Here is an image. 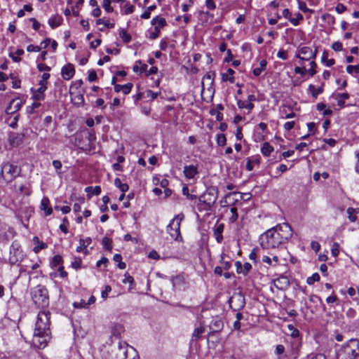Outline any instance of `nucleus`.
I'll use <instances>...</instances> for the list:
<instances>
[{
    "mask_svg": "<svg viewBox=\"0 0 359 359\" xmlns=\"http://www.w3.org/2000/svg\"><path fill=\"white\" fill-rule=\"evenodd\" d=\"M292 236V229L287 223L278 224L260 236L259 243L264 249H273L286 243Z\"/></svg>",
    "mask_w": 359,
    "mask_h": 359,
    "instance_id": "obj_1",
    "label": "nucleus"
},
{
    "mask_svg": "<svg viewBox=\"0 0 359 359\" xmlns=\"http://www.w3.org/2000/svg\"><path fill=\"white\" fill-rule=\"evenodd\" d=\"M50 313L48 311H41L38 313L32 340L39 348L46 347L50 339Z\"/></svg>",
    "mask_w": 359,
    "mask_h": 359,
    "instance_id": "obj_2",
    "label": "nucleus"
},
{
    "mask_svg": "<svg viewBox=\"0 0 359 359\" xmlns=\"http://www.w3.org/2000/svg\"><path fill=\"white\" fill-rule=\"evenodd\" d=\"M359 355V339H351L337 351V359H355Z\"/></svg>",
    "mask_w": 359,
    "mask_h": 359,
    "instance_id": "obj_3",
    "label": "nucleus"
},
{
    "mask_svg": "<svg viewBox=\"0 0 359 359\" xmlns=\"http://www.w3.org/2000/svg\"><path fill=\"white\" fill-rule=\"evenodd\" d=\"M128 355H130L132 359H138L137 353L133 347L129 346L125 342H119L117 347L108 353L107 359H127Z\"/></svg>",
    "mask_w": 359,
    "mask_h": 359,
    "instance_id": "obj_4",
    "label": "nucleus"
},
{
    "mask_svg": "<svg viewBox=\"0 0 359 359\" xmlns=\"http://www.w3.org/2000/svg\"><path fill=\"white\" fill-rule=\"evenodd\" d=\"M31 294L33 302L38 307L43 308L48 305V290L44 286H36L32 289Z\"/></svg>",
    "mask_w": 359,
    "mask_h": 359,
    "instance_id": "obj_5",
    "label": "nucleus"
},
{
    "mask_svg": "<svg viewBox=\"0 0 359 359\" xmlns=\"http://www.w3.org/2000/svg\"><path fill=\"white\" fill-rule=\"evenodd\" d=\"M217 196L215 191H208L201 195L198 198V209L202 210H210L212 206L215 203Z\"/></svg>",
    "mask_w": 359,
    "mask_h": 359,
    "instance_id": "obj_6",
    "label": "nucleus"
},
{
    "mask_svg": "<svg viewBox=\"0 0 359 359\" xmlns=\"http://www.w3.org/2000/svg\"><path fill=\"white\" fill-rule=\"evenodd\" d=\"M183 219L184 215L182 213L175 215L167 226V232L175 241H182V237L180 233V223Z\"/></svg>",
    "mask_w": 359,
    "mask_h": 359,
    "instance_id": "obj_7",
    "label": "nucleus"
},
{
    "mask_svg": "<svg viewBox=\"0 0 359 359\" xmlns=\"http://www.w3.org/2000/svg\"><path fill=\"white\" fill-rule=\"evenodd\" d=\"M1 173L6 182H11L18 175L19 170L16 165L6 163L2 166Z\"/></svg>",
    "mask_w": 359,
    "mask_h": 359,
    "instance_id": "obj_8",
    "label": "nucleus"
},
{
    "mask_svg": "<svg viewBox=\"0 0 359 359\" xmlns=\"http://www.w3.org/2000/svg\"><path fill=\"white\" fill-rule=\"evenodd\" d=\"M151 24L154 26V28L149 32V38L154 40L158 37L161 29L166 25L167 22L165 18L156 16L151 20Z\"/></svg>",
    "mask_w": 359,
    "mask_h": 359,
    "instance_id": "obj_9",
    "label": "nucleus"
},
{
    "mask_svg": "<svg viewBox=\"0 0 359 359\" xmlns=\"http://www.w3.org/2000/svg\"><path fill=\"white\" fill-rule=\"evenodd\" d=\"M317 49L313 50L310 47L303 46L297 49L296 52V57L300 60L309 61L311 59L314 60L316 57Z\"/></svg>",
    "mask_w": 359,
    "mask_h": 359,
    "instance_id": "obj_10",
    "label": "nucleus"
},
{
    "mask_svg": "<svg viewBox=\"0 0 359 359\" xmlns=\"http://www.w3.org/2000/svg\"><path fill=\"white\" fill-rule=\"evenodd\" d=\"M15 215L17 218H18L20 221L25 219L27 221L31 217L34 212V210L32 208L27 205H22L19 209H15Z\"/></svg>",
    "mask_w": 359,
    "mask_h": 359,
    "instance_id": "obj_11",
    "label": "nucleus"
},
{
    "mask_svg": "<svg viewBox=\"0 0 359 359\" xmlns=\"http://www.w3.org/2000/svg\"><path fill=\"white\" fill-rule=\"evenodd\" d=\"M229 306L233 310H241L245 306V297L241 294H236L232 296L229 300Z\"/></svg>",
    "mask_w": 359,
    "mask_h": 359,
    "instance_id": "obj_12",
    "label": "nucleus"
},
{
    "mask_svg": "<svg viewBox=\"0 0 359 359\" xmlns=\"http://www.w3.org/2000/svg\"><path fill=\"white\" fill-rule=\"evenodd\" d=\"M15 231L14 229L4 224L1 229L0 242L6 243L15 236Z\"/></svg>",
    "mask_w": 359,
    "mask_h": 359,
    "instance_id": "obj_13",
    "label": "nucleus"
},
{
    "mask_svg": "<svg viewBox=\"0 0 359 359\" xmlns=\"http://www.w3.org/2000/svg\"><path fill=\"white\" fill-rule=\"evenodd\" d=\"M10 254L11 256L9 257V261L11 264H15L22 258V255L20 250V246L18 243L13 242L12 243L10 249Z\"/></svg>",
    "mask_w": 359,
    "mask_h": 359,
    "instance_id": "obj_14",
    "label": "nucleus"
},
{
    "mask_svg": "<svg viewBox=\"0 0 359 359\" xmlns=\"http://www.w3.org/2000/svg\"><path fill=\"white\" fill-rule=\"evenodd\" d=\"M224 229V224L219 223L218 221L212 227L213 236L218 243L223 241V231Z\"/></svg>",
    "mask_w": 359,
    "mask_h": 359,
    "instance_id": "obj_15",
    "label": "nucleus"
},
{
    "mask_svg": "<svg viewBox=\"0 0 359 359\" xmlns=\"http://www.w3.org/2000/svg\"><path fill=\"white\" fill-rule=\"evenodd\" d=\"M22 106V101L19 98L13 99L6 109L7 114H13L17 112Z\"/></svg>",
    "mask_w": 359,
    "mask_h": 359,
    "instance_id": "obj_16",
    "label": "nucleus"
},
{
    "mask_svg": "<svg viewBox=\"0 0 359 359\" xmlns=\"http://www.w3.org/2000/svg\"><path fill=\"white\" fill-rule=\"evenodd\" d=\"M183 173L187 179H194L198 174V166L194 165H185Z\"/></svg>",
    "mask_w": 359,
    "mask_h": 359,
    "instance_id": "obj_17",
    "label": "nucleus"
},
{
    "mask_svg": "<svg viewBox=\"0 0 359 359\" xmlns=\"http://www.w3.org/2000/svg\"><path fill=\"white\" fill-rule=\"evenodd\" d=\"M75 74V69L72 64L64 66L61 69V75L65 80L71 79Z\"/></svg>",
    "mask_w": 359,
    "mask_h": 359,
    "instance_id": "obj_18",
    "label": "nucleus"
},
{
    "mask_svg": "<svg viewBox=\"0 0 359 359\" xmlns=\"http://www.w3.org/2000/svg\"><path fill=\"white\" fill-rule=\"evenodd\" d=\"M46 90L39 88L35 89L34 88H31L32 93V99L35 101H43L45 99V91Z\"/></svg>",
    "mask_w": 359,
    "mask_h": 359,
    "instance_id": "obj_19",
    "label": "nucleus"
},
{
    "mask_svg": "<svg viewBox=\"0 0 359 359\" xmlns=\"http://www.w3.org/2000/svg\"><path fill=\"white\" fill-rule=\"evenodd\" d=\"M235 266L236 267V272L238 273H243V275L248 274L252 269L251 264L248 262H245L244 264H242L240 261H237L235 263Z\"/></svg>",
    "mask_w": 359,
    "mask_h": 359,
    "instance_id": "obj_20",
    "label": "nucleus"
},
{
    "mask_svg": "<svg viewBox=\"0 0 359 359\" xmlns=\"http://www.w3.org/2000/svg\"><path fill=\"white\" fill-rule=\"evenodd\" d=\"M40 209L44 212L46 216L53 213V208L50 205V201L48 198L43 197L41 201Z\"/></svg>",
    "mask_w": 359,
    "mask_h": 359,
    "instance_id": "obj_21",
    "label": "nucleus"
},
{
    "mask_svg": "<svg viewBox=\"0 0 359 359\" xmlns=\"http://www.w3.org/2000/svg\"><path fill=\"white\" fill-rule=\"evenodd\" d=\"M71 100L74 105L78 107L82 106L84 104V97L81 92L76 93L70 91Z\"/></svg>",
    "mask_w": 359,
    "mask_h": 359,
    "instance_id": "obj_22",
    "label": "nucleus"
},
{
    "mask_svg": "<svg viewBox=\"0 0 359 359\" xmlns=\"http://www.w3.org/2000/svg\"><path fill=\"white\" fill-rule=\"evenodd\" d=\"M24 135L20 133H11L9 135L8 140L12 146H18L22 142Z\"/></svg>",
    "mask_w": 359,
    "mask_h": 359,
    "instance_id": "obj_23",
    "label": "nucleus"
},
{
    "mask_svg": "<svg viewBox=\"0 0 359 359\" xmlns=\"http://www.w3.org/2000/svg\"><path fill=\"white\" fill-rule=\"evenodd\" d=\"M273 283L275 287L280 290L284 289L290 285L289 279L286 276H283L275 279Z\"/></svg>",
    "mask_w": 359,
    "mask_h": 359,
    "instance_id": "obj_24",
    "label": "nucleus"
},
{
    "mask_svg": "<svg viewBox=\"0 0 359 359\" xmlns=\"http://www.w3.org/2000/svg\"><path fill=\"white\" fill-rule=\"evenodd\" d=\"M92 239L90 237H87L86 238H81L79 240V245L76 248L77 252H83L85 254H87V250H85L86 248L91 243Z\"/></svg>",
    "mask_w": 359,
    "mask_h": 359,
    "instance_id": "obj_25",
    "label": "nucleus"
},
{
    "mask_svg": "<svg viewBox=\"0 0 359 359\" xmlns=\"http://www.w3.org/2000/svg\"><path fill=\"white\" fill-rule=\"evenodd\" d=\"M62 20H63V19L61 15H55L51 16L48 19V23L52 29H55L62 24Z\"/></svg>",
    "mask_w": 359,
    "mask_h": 359,
    "instance_id": "obj_26",
    "label": "nucleus"
},
{
    "mask_svg": "<svg viewBox=\"0 0 359 359\" xmlns=\"http://www.w3.org/2000/svg\"><path fill=\"white\" fill-rule=\"evenodd\" d=\"M260 163V157L259 156H254L247 158L246 170L252 171L255 165H259Z\"/></svg>",
    "mask_w": 359,
    "mask_h": 359,
    "instance_id": "obj_27",
    "label": "nucleus"
},
{
    "mask_svg": "<svg viewBox=\"0 0 359 359\" xmlns=\"http://www.w3.org/2000/svg\"><path fill=\"white\" fill-rule=\"evenodd\" d=\"M133 88V84L128 83L125 85L116 84L114 86V90L116 93L123 92L124 95H128L130 93Z\"/></svg>",
    "mask_w": 359,
    "mask_h": 359,
    "instance_id": "obj_28",
    "label": "nucleus"
},
{
    "mask_svg": "<svg viewBox=\"0 0 359 359\" xmlns=\"http://www.w3.org/2000/svg\"><path fill=\"white\" fill-rule=\"evenodd\" d=\"M234 74V70H233L231 68H229L226 72L222 74V80L223 81H229L230 83H233L235 81V78L233 76Z\"/></svg>",
    "mask_w": 359,
    "mask_h": 359,
    "instance_id": "obj_29",
    "label": "nucleus"
},
{
    "mask_svg": "<svg viewBox=\"0 0 359 359\" xmlns=\"http://www.w3.org/2000/svg\"><path fill=\"white\" fill-rule=\"evenodd\" d=\"M147 65L146 64H143L141 60H137L135 62L133 67V70L134 72L137 74H142L143 72H147Z\"/></svg>",
    "mask_w": 359,
    "mask_h": 359,
    "instance_id": "obj_30",
    "label": "nucleus"
},
{
    "mask_svg": "<svg viewBox=\"0 0 359 359\" xmlns=\"http://www.w3.org/2000/svg\"><path fill=\"white\" fill-rule=\"evenodd\" d=\"M267 62L266 60L263 59L259 61V67H256L253 69L252 72L255 76H259L266 68Z\"/></svg>",
    "mask_w": 359,
    "mask_h": 359,
    "instance_id": "obj_31",
    "label": "nucleus"
},
{
    "mask_svg": "<svg viewBox=\"0 0 359 359\" xmlns=\"http://www.w3.org/2000/svg\"><path fill=\"white\" fill-rule=\"evenodd\" d=\"M309 92L311 94L313 98H317V97L323 92V87L316 88L313 84H310L308 88Z\"/></svg>",
    "mask_w": 359,
    "mask_h": 359,
    "instance_id": "obj_32",
    "label": "nucleus"
},
{
    "mask_svg": "<svg viewBox=\"0 0 359 359\" xmlns=\"http://www.w3.org/2000/svg\"><path fill=\"white\" fill-rule=\"evenodd\" d=\"M85 191L87 193L88 196L90 197L91 196H98L101 193V187L100 186L95 187H87L85 189Z\"/></svg>",
    "mask_w": 359,
    "mask_h": 359,
    "instance_id": "obj_33",
    "label": "nucleus"
},
{
    "mask_svg": "<svg viewBox=\"0 0 359 359\" xmlns=\"http://www.w3.org/2000/svg\"><path fill=\"white\" fill-rule=\"evenodd\" d=\"M237 105L239 109H245L249 111H252L254 108V104L248 102V100H238L237 101Z\"/></svg>",
    "mask_w": 359,
    "mask_h": 359,
    "instance_id": "obj_34",
    "label": "nucleus"
},
{
    "mask_svg": "<svg viewBox=\"0 0 359 359\" xmlns=\"http://www.w3.org/2000/svg\"><path fill=\"white\" fill-rule=\"evenodd\" d=\"M349 98V94L347 93H339L337 95L336 100L337 104L340 107H344L345 101Z\"/></svg>",
    "mask_w": 359,
    "mask_h": 359,
    "instance_id": "obj_35",
    "label": "nucleus"
},
{
    "mask_svg": "<svg viewBox=\"0 0 359 359\" xmlns=\"http://www.w3.org/2000/svg\"><path fill=\"white\" fill-rule=\"evenodd\" d=\"M348 218L351 222H355L357 220L356 215L359 213V209L348 208L346 210Z\"/></svg>",
    "mask_w": 359,
    "mask_h": 359,
    "instance_id": "obj_36",
    "label": "nucleus"
},
{
    "mask_svg": "<svg viewBox=\"0 0 359 359\" xmlns=\"http://www.w3.org/2000/svg\"><path fill=\"white\" fill-rule=\"evenodd\" d=\"M273 147L267 142H264L261 148L262 154L265 156H269L273 152Z\"/></svg>",
    "mask_w": 359,
    "mask_h": 359,
    "instance_id": "obj_37",
    "label": "nucleus"
},
{
    "mask_svg": "<svg viewBox=\"0 0 359 359\" xmlns=\"http://www.w3.org/2000/svg\"><path fill=\"white\" fill-rule=\"evenodd\" d=\"M119 36L121 38L123 42L127 43L131 41V36L128 33L127 30L124 28H121L119 29L118 32Z\"/></svg>",
    "mask_w": 359,
    "mask_h": 359,
    "instance_id": "obj_38",
    "label": "nucleus"
},
{
    "mask_svg": "<svg viewBox=\"0 0 359 359\" xmlns=\"http://www.w3.org/2000/svg\"><path fill=\"white\" fill-rule=\"evenodd\" d=\"M24 54V50L22 49H18L15 52L11 53L9 56L12 58V60L15 62H19L21 61V55Z\"/></svg>",
    "mask_w": 359,
    "mask_h": 359,
    "instance_id": "obj_39",
    "label": "nucleus"
},
{
    "mask_svg": "<svg viewBox=\"0 0 359 359\" xmlns=\"http://www.w3.org/2000/svg\"><path fill=\"white\" fill-rule=\"evenodd\" d=\"M95 23L97 25H103L104 27H107L108 29H112L115 26L114 23L111 22L109 20H105L104 18L97 19Z\"/></svg>",
    "mask_w": 359,
    "mask_h": 359,
    "instance_id": "obj_40",
    "label": "nucleus"
},
{
    "mask_svg": "<svg viewBox=\"0 0 359 359\" xmlns=\"http://www.w3.org/2000/svg\"><path fill=\"white\" fill-rule=\"evenodd\" d=\"M68 7L66 8L64 11V14L65 16L68 17L70 15H74V16H77L79 15V11L75 8H74L72 5H70L72 1H68Z\"/></svg>",
    "mask_w": 359,
    "mask_h": 359,
    "instance_id": "obj_41",
    "label": "nucleus"
},
{
    "mask_svg": "<svg viewBox=\"0 0 359 359\" xmlns=\"http://www.w3.org/2000/svg\"><path fill=\"white\" fill-rule=\"evenodd\" d=\"M321 61L323 63H325L327 67H331L334 65V59H328V53L326 51H324L322 54Z\"/></svg>",
    "mask_w": 359,
    "mask_h": 359,
    "instance_id": "obj_42",
    "label": "nucleus"
},
{
    "mask_svg": "<svg viewBox=\"0 0 359 359\" xmlns=\"http://www.w3.org/2000/svg\"><path fill=\"white\" fill-rule=\"evenodd\" d=\"M114 185L118 187L120 191L123 193L126 192L128 190V185L126 183H122L119 178H116L114 180Z\"/></svg>",
    "mask_w": 359,
    "mask_h": 359,
    "instance_id": "obj_43",
    "label": "nucleus"
},
{
    "mask_svg": "<svg viewBox=\"0 0 359 359\" xmlns=\"http://www.w3.org/2000/svg\"><path fill=\"white\" fill-rule=\"evenodd\" d=\"M304 19L303 15L300 13H297L294 14V17L290 18V22L294 26H297L300 21H302Z\"/></svg>",
    "mask_w": 359,
    "mask_h": 359,
    "instance_id": "obj_44",
    "label": "nucleus"
},
{
    "mask_svg": "<svg viewBox=\"0 0 359 359\" xmlns=\"http://www.w3.org/2000/svg\"><path fill=\"white\" fill-rule=\"evenodd\" d=\"M204 331L205 328L202 326L195 328L192 334V337L196 340L200 339Z\"/></svg>",
    "mask_w": 359,
    "mask_h": 359,
    "instance_id": "obj_45",
    "label": "nucleus"
},
{
    "mask_svg": "<svg viewBox=\"0 0 359 359\" xmlns=\"http://www.w3.org/2000/svg\"><path fill=\"white\" fill-rule=\"evenodd\" d=\"M171 282L172 283V287L175 288L176 287L177 285H180L181 284L183 283L184 282V278L182 276H176L175 277H172L171 278Z\"/></svg>",
    "mask_w": 359,
    "mask_h": 359,
    "instance_id": "obj_46",
    "label": "nucleus"
},
{
    "mask_svg": "<svg viewBox=\"0 0 359 359\" xmlns=\"http://www.w3.org/2000/svg\"><path fill=\"white\" fill-rule=\"evenodd\" d=\"M320 280V275L318 273H314L311 276L308 277L306 283L308 285H313L315 282Z\"/></svg>",
    "mask_w": 359,
    "mask_h": 359,
    "instance_id": "obj_47",
    "label": "nucleus"
},
{
    "mask_svg": "<svg viewBox=\"0 0 359 359\" xmlns=\"http://www.w3.org/2000/svg\"><path fill=\"white\" fill-rule=\"evenodd\" d=\"M346 72L350 74H359V64L356 65H348L346 67Z\"/></svg>",
    "mask_w": 359,
    "mask_h": 359,
    "instance_id": "obj_48",
    "label": "nucleus"
},
{
    "mask_svg": "<svg viewBox=\"0 0 359 359\" xmlns=\"http://www.w3.org/2000/svg\"><path fill=\"white\" fill-rule=\"evenodd\" d=\"M62 263V257L60 255H55L51 261V264L53 267H57L60 266Z\"/></svg>",
    "mask_w": 359,
    "mask_h": 359,
    "instance_id": "obj_49",
    "label": "nucleus"
},
{
    "mask_svg": "<svg viewBox=\"0 0 359 359\" xmlns=\"http://www.w3.org/2000/svg\"><path fill=\"white\" fill-rule=\"evenodd\" d=\"M309 65L310 69H307V74H309L310 76H313L316 74V68L317 65L313 60L310 62Z\"/></svg>",
    "mask_w": 359,
    "mask_h": 359,
    "instance_id": "obj_50",
    "label": "nucleus"
},
{
    "mask_svg": "<svg viewBox=\"0 0 359 359\" xmlns=\"http://www.w3.org/2000/svg\"><path fill=\"white\" fill-rule=\"evenodd\" d=\"M10 77L12 81V87L15 89H18L20 88L21 81L13 74H11Z\"/></svg>",
    "mask_w": 359,
    "mask_h": 359,
    "instance_id": "obj_51",
    "label": "nucleus"
},
{
    "mask_svg": "<svg viewBox=\"0 0 359 359\" xmlns=\"http://www.w3.org/2000/svg\"><path fill=\"white\" fill-rule=\"evenodd\" d=\"M156 8V5H151L148 7V8L142 13L141 15V18L144 19H148L150 18L151 11L154 10Z\"/></svg>",
    "mask_w": 359,
    "mask_h": 359,
    "instance_id": "obj_52",
    "label": "nucleus"
},
{
    "mask_svg": "<svg viewBox=\"0 0 359 359\" xmlns=\"http://www.w3.org/2000/svg\"><path fill=\"white\" fill-rule=\"evenodd\" d=\"M230 211H231V217L229 218V222H230L231 223H233V222H235L238 219V212H237V209H236V208L233 207V208H231Z\"/></svg>",
    "mask_w": 359,
    "mask_h": 359,
    "instance_id": "obj_53",
    "label": "nucleus"
},
{
    "mask_svg": "<svg viewBox=\"0 0 359 359\" xmlns=\"http://www.w3.org/2000/svg\"><path fill=\"white\" fill-rule=\"evenodd\" d=\"M102 245L106 250H111L112 248L111 240L108 237L103 238Z\"/></svg>",
    "mask_w": 359,
    "mask_h": 359,
    "instance_id": "obj_54",
    "label": "nucleus"
},
{
    "mask_svg": "<svg viewBox=\"0 0 359 359\" xmlns=\"http://www.w3.org/2000/svg\"><path fill=\"white\" fill-rule=\"evenodd\" d=\"M331 253L333 257H337L339 254V244L338 243H334L332 248Z\"/></svg>",
    "mask_w": 359,
    "mask_h": 359,
    "instance_id": "obj_55",
    "label": "nucleus"
},
{
    "mask_svg": "<svg viewBox=\"0 0 359 359\" xmlns=\"http://www.w3.org/2000/svg\"><path fill=\"white\" fill-rule=\"evenodd\" d=\"M62 224L60 225V229L65 234L68 233L69 222L67 218H64Z\"/></svg>",
    "mask_w": 359,
    "mask_h": 359,
    "instance_id": "obj_56",
    "label": "nucleus"
},
{
    "mask_svg": "<svg viewBox=\"0 0 359 359\" xmlns=\"http://www.w3.org/2000/svg\"><path fill=\"white\" fill-rule=\"evenodd\" d=\"M226 142V138L224 134H218L217 135V143L219 146H224Z\"/></svg>",
    "mask_w": 359,
    "mask_h": 359,
    "instance_id": "obj_57",
    "label": "nucleus"
},
{
    "mask_svg": "<svg viewBox=\"0 0 359 359\" xmlns=\"http://www.w3.org/2000/svg\"><path fill=\"white\" fill-rule=\"evenodd\" d=\"M295 74H300L301 76H304L307 74V69L304 66H298L294 68Z\"/></svg>",
    "mask_w": 359,
    "mask_h": 359,
    "instance_id": "obj_58",
    "label": "nucleus"
},
{
    "mask_svg": "<svg viewBox=\"0 0 359 359\" xmlns=\"http://www.w3.org/2000/svg\"><path fill=\"white\" fill-rule=\"evenodd\" d=\"M276 56H277V57H278L281 60H285L288 58V54H287V50H283V49H280L278 51Z\"/></svg>",
    "mask_w": 359,
    "mask_h": 359,
    "instance_id": "obj_59",
    "label": "nucleus"
},
{
    "mask_svg": "<svg viewBox=\"0 0 359 359\" xmlns=\"http://www.w3.org/2000/svg\"><path fill=\"white\" fill-rule=\"evenodd\" d=\"M223 326V323L220 320H217L213 322L212 325H211L212 329L214 330V331H217L222 329Z\"/></svg>",
    "mask_w": 359,
    "mask_h": 359,
    "instance_id": "obj_60",
    "label": "nucleus"
},
{
    "mask_svg": "<svg viewBox=\"0 0 359 359\" xmlns=\"http://www.w3.org/2000/svg\"><path fill=\"white\" fill-rule=\"evenodd\" d=\"M37 69L39 72L46 71V72H48L50 70V67L43 62L37 64Z\"/></svg>",
    "mask_w": 359,
    "mask_h": 359,
    "instance_id": "obj_61",
    "label": "nucleus"
},
{
    "mask_svg": "<svg viewBox=\"0 0 359 359\" xmlns=\"http://www.w3.org/2000/svg\"><path fill=\"white\" fill-rule=\"evenodd\" d=\"M81 259L79 257L74 258V260L72 262V266L75 269H78L81 267Z\"/></svg>",
    "mask_w": 359,
    "mask_h": 359,
    "instance_id": "obj_62",
    "label": "nucleus"
},
{
    "mask_svg": "<svg viewBox=\"0 0 359 359\" xmlns=\"http://www.w3.org/2000/svg\"><path fill=\"white\" fill-rule=\"evenodd\" d=\"M332 48L334 51H341L343 49L342 43L340 41H336L332 43Z\"/></svg>",
    "mask_w": 359,
    "mask_h": 359,
    "instance_id": "obj_63",
    "label": "nucleus"
},
{
    "mask_svg": "<svg viewBox=\"0 0 359 359\" xmlns=\"http://www.w3.org/2000/svg\"><path fill=\"white\" fill-rule=\"evenodd\" d=\"M308 359H326L325 356L323 354H311L308 355Z\"/></svg>",
    "mask_w": 359,
    "mask_h": 359,
    "instance_id": "obj_64",
    "label": "nucleus"
}]
</instances>
